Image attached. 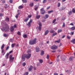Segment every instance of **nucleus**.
<instances>
[{
  "label": "nucleus",
  "mask_w": 75,
  "mask_h": 75,
  "mask_svg": "<svg viewBox=\"0 0 75 75\" xmlns=\"http://www.w3.org/2000/svg\"><path fill=\"white\" fill-rule=\"evenodd\" d=\"M31 56V54H23L22 56V59L23 61H25V58H26L27 59H29Z\"/></svg>",
  "instance_id": "obj_1"
},
{
  "label": "nucleus",
  "mask_w": 75,
  "mask_h": 75,
  "mask_svg": "<svg viewBox=\"0 0 75 75\" xmlns=\"http://www.w3.org/2000/svg\"><path fill=\"white\" fill-rule=\"evenodd\" d=\"M36 40L37 39H36V38H35L33 40H31L29 42L30 44V45L35 44V43L37 42H36Z\"/></svg>",
  "instance_id": "obj_2"
},
{
  "label": "nucleus",
  "mask_w": 75,
  "mask_h": 75,
  "mask_svg": "<svg viewBox=\"0 0 75 75\" xmlns=\"http://www.w3.org/2000/svg\"><path fill=\"white\" fill-rule=\"evenodd\" d=\"M2 31H5V32H7V31H9L10 30V29H9V28L8 26H7V27L2 28L1 29Z\"/></svg>",
  "instance_id": "obj_3"
},
{
  "label": "nucleus",
  "mask_w": 75,
  "mask_h": 75,
  "mask_svg": "<svg viewBox=\"0 0 75 75\" xmlns=\"http://www.w3.org/2000/svg\"><path fill=\"white\" fill-rule=\"evenodd\" d=\"M14 59V57H13V56L11 55H10L9 56V61L10 62H13Z\"/></svg>",
  "instance_id": "obj_4"
},
{
  "label": "nucleus",
  "mask_w": 75,
  "mask_h": 75,
  "mask_svg": "<svg viewBox=\"0 0 75 75\" xmlns=\"http://www.w3.org/2000/svg\"><path fill=\"white\" fill-rule=\"evenodd\" d=\"M51 48L52 50H57V46L56 45H53V46H51Z\"/></svg>",
  "instance_id": "obj_5"
},
{
  "label": "nucleus",
  "mask_w": 75,
  "mask_h": 75,
  "mask_svg": "<svg viewBox=\"0 0 75 75\" xmlns=\"http://www.w3.org/2000/svg\"><path fill=\"white\" fill-rule=\"evenodd\" d=\"M33 22V20L30 19L28 24H27L28 26L30 27L31 26V24Z\"/></svg>",
  "instance_id": "obj_6"
},
{
  "label": "nucleus",
  "mask_w": 75,
  "mask_h": 75,
  "mask_svg": "<svg viewBox=\"0 0 75 75\" xmlns=\"http://www.w3.org/2000/svg\"><path fill=\"white\" fill-rule=\"evenodd\" d=\"M41 14H44L45 13V11L44 10V8H42L41 9Z\"/></svg>",
  "instance_id": "obj_7"
},
{
  "label": "nucleus",
  "mask_w": 75,
  "mask_h": 75,
  "mask_svg": "<svg viewBox=\"0 0 75 75\" xmlns=\"http://www.w3.org/2000/svg\"><path fill=\"white\" fill-rule=\"evenodd\" d=\"M39 26L38 27V29L39 30H40V31L41 29V27L42 26V25H41V23H39Z\"/></svg>",
  "instance_id": "obj_8"
},
{
  "label": "nucleus",
  "mask_w": 75,
  "mask_h": 75,
  "mask_svg": "<svg viewBox=\"0 0 75 75\" xmlns=\"http://www.w3.org/2000/svg\"><path fill=\"white\" fill-rule=\"evenodd\" d=\"M44 51L43 50H41L40 52V55L42 56L44 54Z\"/></svg>",
  "instance_id": "obj_9"
},
{
  "label": "nucleus",
  "mask_w": 75,
  "mask_h": 75,
  "mask_svg": "<svg viewBox=\"0 0 75 75\" xmlns=\"http://www.w3.org/2000/svg\"><path fill=\"white\" fill-rule=\"evenodd\" d=\"M14 27L13 26H11V28H10V30L11 31V32H13V31H14Z\"/></svg>",
  "instance_id": "obj_10"
},
{
  "label": "nucleus",
  "mask_w": 75,
  "mask_h": 75,
  "mask_svg": "<svg viewBox=\"0 0 75 75\" xmlns=\"http://www.w3.org/2000/svg\"><path fill=\"white\" fill-rule=\"evenodd\" d=\"M34 6V3L33 2H31L29 4V6L30 7H33Z\"/></svg>",
  "instance_id": "obj_11"
},
{
  "label": "nucleus",
  "mask_w": 75,
  "mask_h": 75,
  "mask_svg": "<svg viewBox=\"0 0 75 75\" xmlns=\"http://www.w3.org/2000/svg\"><path fill=\"white\" fill-rule=\"evenodd\" d=\"M48 15L47 14L45 15V16H44V18L45 19H47L48 18Z\"/></svg>",
  "instance_id": "obj_12"
},
{
  "label": "nucleus",
  "mask_w": 75,
  "mask_h": 75,
  "mask_svg": "<svg viewBox=\"0 0 75 75\" xmlns=\"http://www.w3.org/2000/svg\"><path fill=\"white\" fill-rule=\"evenodd\" d=\"M40 51V48L38 47H37L36 49V52H39Z\"/></svg>",
  "instance_id": "obj_13"
},
{
  "label": "nucleus",
  "mask_w": 75,
  "mask_h": 75,
  "mask_svg": "<svg viewBox=\"0 0 75 75\" xmlns=\"http://www.w3.org/2000/svg\"><path fill=\"white\" fill-rule=\"evenodd\" d=\"M71 42L72 43H73V44H75V39H74L72 40L71 41Z\"/></svg>",
  "instance_id": "obj_14"
},
{
  "label": "nucleus",
  "mask_w": 75,
  "mask_h": 75,
  "mask_svg": "<svg viewBox=\"0 0 75 75\" xmlns=\"http://www.w3.org/2000/svg\"><path fill=\"white\" fill-rule=\"evenodd\" d=\"M28 20H29L28 18H26L24 20V21L27 22Z\"/></svg>",
  "instance_id": "obj_15"
},
{
  "label": "nucleus",
  "mask_w": 75,
  "mask_h": 75,
  "mask_svg": "<svg viewBox=\"0 0 75 75\" xmlns=\"http://www.w3.org/2000/svg\"><path fill=\"white\" fill-rule=\"evenodd\" d=\"M33 66H31L29 68V71H31L32 69H33Z\"/></svg>",
  "instance_id": "obj_16"
},
{
  "label": "nucleus",
  "mask_w": 75,
  "mask_h": 75,
  "mask_svg": "<svg viewBox=\"0 0 75 75\" xmlns=\"http://www.w3.org/2000/svg\"><path fill=\"white\" fill-rule=\"evenodd\" d=\"M6 22L9 21V18L8 17H6L5 20V22H6Z\"/></svg>",
  "instance_id": "obj_17"
},
{
  "label": "nucleus",
  "mask_w": 75,
  "mask_h": 75,
  "mask_svg": "<svg viewBox=\"0 0 75 75\" xmlns=\"http://www.w3.org/2000/svg\"><path fill=\"white\" fill-rule=\"evenodd\" d=\"M23 37L25 38H27V35L26 34H23Z\"/></svg>",
  "instance_id": "obj_18"
},
{
  "label": "nucleus",
  "mask_w": 75,
  "mask_h": 75,
  "mask_svg": "<svg viewBox=\"0 0 75 75\" xmlns=\"http://www.w3.org/2000/svg\"><path fill=\"white\" fill-rule=\"evenodd\" d=\"M71 30H75V26H73V27L71 28Z\"/></svg>",
  "instance_id": "obj_19"
},
{
  "label": "nucleus",
  "mask_w": 75,
  "mask_h": 75,
  "mask_svg": "<svg viewBox=\"0 0 75 75\" xmlns=\"http://www.w3.org/2000/svg\"><path fill=\"white\" fill-rule=\"evenodd\" d=\"M48 33H49V31H48V30H46L45 32V35H47V34H48Z\"/></svg>",
  "instance_id": "obj_20"
},
{
  "label": "nucleus",
  "mask_w": 75,
  "mask_h": 75,
  "mask_svg": "<svg viewBox=\"0 0 75 75\" xmlns=\"http://www.w3.org/2000/svg\"><path fill=\"white\" fill-rule=\"evenodd\" d=\"M9 56V54L8 53H7V54H6L5 57L6 58V59H7L8 58V56Z\"/></svg>",
  "instance_id": "obj_21"
},
{
  "label": "nucleus",
  "mask_w": 75,
  "mask_h": 75,
  "mask_svg": "<svg viewBox=\"0 0 75 75\" xmlns=\"http://www.w3.org/2000/svg\"><path fill=\"white\" fill-rule=\"evenodd\" d=\"M15 45H16L15 43L12 44L11 46L12 48H14V46H15Z\"/></svg>",
  "instance_id": "obj_22"
},
{
  "label": "nucleus",
  "mask_w": 75,
  "mask_h": 75,
  "mask_svg": "<svg viewBox=\"0 0 75 75\" xmlns=\"http://www.w3.org/2000/svg\"><path fill=\"white\" fill-rule=\"evenodd\" d=\"M61 40L60 39H59V40H56L55 41V42H57L58 43H59V42H60Z\"/></svg>",
  "instance_id": "obj_23"
},
{
  "label": "nucleus",
  "mask_w": 75,
  "mask_h": 75,
  "mask_svg": "<svg viewBox=\"0 0 75 75\" xmlns=\"http://www.w3.org/2000/svg\"><path fill=\"white\" fill-rule=\"evenodd\" d=\"M22 1L23 3H26L27 2V0H22Z\"/></svg>",
  "instance_id": "obj_24"
},
{
  "label": "nucleus",
  "mask_w": 75,
  "mask_h": 75,
  "mask_svg": "<svg viewBox=\"0 0 75 75\" xmlns=\"http://www.w3.org/2000/svg\"><path fill=\"white\" fill-rule=\"evenodd\" d=\"M20 13H18L16 16V18H18V16H19V15H20Z\"/></svg>",
  "instance_id": "obj_25"
},
{
  "label": "nucleus",
  "mask_w": 75,
  "mask_h": 75,
  "mask_svg": "<svg viewBox=\"0 0 75 75\" xmlns=\"http://www.w3.org/2000/svg\"><path fill=\"white\" fill-rule=\"evenodd\" d=\"M36 18H37V19H38V18H40V15H37L36 16Z\"/></svg>",
  "instance_id": "obj_26"
},
{
  "label": "nucleus",
  "mask_w": 75,
  "mask_h": 75,
  "mask_svg": "<svg viewBox=\"0 0 75 75\" xmlns=\"http://www.w3.org/2000/svg\"><path fill=\"white\" fill-rule=\"evenodd\" d=\"M61 32H62V30H61V29L58 30V33H61Z\"/></svg>",
  "instance_id": "obj_27"
},
{
  "label": "nucleus",
  "mask_w": 75,
  "mask_h": 75,
  "mask_svg": "<svg viewBox=\"0 0 75 75\" xmlns=\"http://www.w3.org/2000/svg\"><path fill=\"white\" fill-rule=\"evenodd\" d=\"M72 14V12L71 11H70L69 12V15H71Z\"/></svg>",
  "instance_id": "obj_28"
},
{
  "label": "nucleus",
  "mask_w": 75,
  "mask_h": 75,
  "mask_svg": "<svg viewBox=\"0 0 75 75\" xmlns=\"http://www.w3.org/2000/svg\"><path fill=\"white\" fill-rule=\"evenodd\" d=\"M4 47V44H3L1 47V50H3Z\"/></svg>",
  "instance_id": "obj_29"
},
{
  "label": "nucleus",
  "mask_w": 75,
  "mask_h": 75,
  "mask_svg": "<svg viewBox=\"0 0 75 75\" xmlns=\"http://www.w3.org/2000/svg\"><path fill=\"white\" fill-rule=\"evenodd\" d=\"M57 33H53V35H52V37H53V36H55V35H57Z\"/></svg>",
  "instance_id": "obj_30"
},
{
  "label": "nucleus",
  "mask_w": 75,
  "mask_h": 75,
  "mask_svg": "<svg viewBox=\"0 0 75 75\" xmlns=\"http://www.w3.org/2000/svg\"><path fill=\"white\" fill-rule=\"evenodd\" d=\"M23 6H20L18 7L19 9H21V8H23Z\"/></svg>",
  "instance_id": "obj_31"
},
{
  "label": "nucleus",
  "mask_w": 75,
  "mask_h": 75,
  "mask_svg": "<svg viewBox=\"0 0 75 75\" xmlns=\"http://www.w3.org/2000/svg\"><path fill=\"white\" fill-rule=\"evenodd\" d=\"M39 62L40 63H42L43 62V60L42 59H40L39 60Z\"/></svg>",
  "instance_id": "obj_32"
},
{
  "label": "nucleus",
  "mask_w": 75,
  "mask_h": 75,
  "mask_svg": "<svg viewBox=\"0 0 75 75\" xmlns=\"http://www.w3.org/2000/svg\"><path fill=\"white\" fill-rule=\"evenodd\" d=\"M32 16V15H28V18H31Z\"/></svg>",
  "instance_id": "obj_33"
},
{
  "label": "nucleus",
  "mask_w": 75,
  "mask_h": 75,
  "mask_svg": "<svg viewBox=\"0 0 75 75\" xmlns=\"http://www.w3.org/2000/svg\"><path fill=\"white\" fill-rule=\"evenodd\" d=\"M69 59L70 60V61H72L73 59V57H70L69 58Z\"/></svg>",
  "instance_id": "obj_34"
},
{
  "label": "nucleus",
  "mask_w": 75,
  "mask_h": 75,
  "mask_svg": "<svg viewBox=\"0 0 75 75\" xmlns=\"http://www.w3.org/2000/svg\"><path fill=\"white\" fill-rule=\"evenodd\" d=\"M26 65V63H25L24 62L22 63V65L23 67H24V66H25Z\"/></svg>",
  "instance_id": "obj_35"
},
{
  "label": "nucleus",
  "mask_w": 75,
  "mask_h": 75,
  "mask_svg": "<svg viewBox=\"0 0 75 75\" xmlns=\"http://www.w3.org/2000/svg\"><path fill=\"white\" fill-rule=\"evenodd\" d=\"M67 38L68 40H70L71 39V37L68 36V35L67 36Z\"/></svg>",
  "instance_id": "obj_36"
},
{
  "label": "nucleus",
  "mask_w": 75,
  "mask_h": 75,
  "mask_svg": "<svg viewBox=\"0 0 75 75\" xmlns=\"http://www.w3.org/2000/svg\"><path fill=\"white\" fill-rule=\"evenodd\" d=\"M72 12L74 13H75V9L74 8H73V9L72 10Z\"/></svg>",
  "instance_id": "obj_37"
},
{
  "label": "nucleus",
  "mask_w": 75,
  "mask_h": 75,
  "mask_svg": "<svg viewBox=\"0 0 75 75\" xmlns=\"http://www.w3.org/2000/svg\"><path fill=\"white\" fill-rule=\"evenodd\" d=\"M50 32L51 33H54V30H50Z\"/></svg>",
  "instance_id": "obj_38"
},
{
  "label": "nucleus",
  "mask_w": 75,
  "mask_h": 75,
  "mask_svg": "<svg viewBox=\"0 0 75 75\" xmlns=\"http://www.w3.org/2000/svg\"><path fill=\"white\" fill-rule=\"evenodd\" d=\"M60 5H61V4H60V3H58L57 4V7H59V6H60Z\"/></svg>",
  "instance_id": "obj_39"
},
{
  "label": "nucleus",
  "mask_w": 75,
  "mask_h": 75,
  "mask_svg": "<svg viewBox=\"0 0 75 75\" xmlns=\"http://www.w3.org/2000/svg\"><path fill=\"white\" fill-rule=\"evenodd\" d=\"M10 41L11 42H13V41H14V39H10Z\"/></svg>",
  "instance_id": "obj_40"
},
{
  "label": "nucleus",
  "mask_w": 75,
  "mask_h": 75,
  "mask_svg": "<svg viewBox=\"0 0 75 75\" xmlns=\"http://www.w3.org/2000/svg\"><path fill=\"white\" fill-rule=\"evenodd\" d=\"M62 27H65V23H63V25H62Z\"/></svg>",
  "instance_id": "obj_41"
},
{
  "label": "nucleus",
  "mask_w": 75,
  "mask_h": 75,
  "mask_svg": "<svg viewBox=\"0 0 75 75\" xmlns=\"http://www.w3.org/2000/svg\"><path fill=\"white\" fill-rule=\"evenodd\" d=\"M27 53H30V52H31V50H28L27 52Z\"/></svg>",
  "instance_id": "obj_42"
},
{
  "label": "nucleus",
  "mask_w": 75,
  "mask_h": 75,
  "mask_svg": "<svg viewBox=\"0 0 75 75\" xmlns=\"http://www.w3.org/2000/svg\"><path fill=\"white\" fill-rule=\"evenodd\" d=\"M47 2V0H43V3H45Z\"/></svg>",
  "instance_id": "obj_43"
},
{
  "label": "nucleus",
  "mask_w": 75,
  "mask_h": 75,
  "mask_svg": "<svg viewBox=\"0 0 75 75\" xmlns=\"http://www.w3.org/2000/svg\"><path fill=\"white\" fill-rule=\"evenodd\" d=\"M49 57H50V56L49 55H47L46 57V58L47 59H49Z\"/></svg>",
  "instance_id": "obj_44"
},
{
  "label": "nucleus",
  "mask_w": 75,
  "mask_h": 75,
  "mask_svg": "<svg viewBox=\"0 0 75 75\" xmlns=\"http://www.w3.org/2000/svg\"><path fill=\"white\" fill-rule=\"evenodd\" d=\"M28 72H26L24 74V75H28Z\"/></svg>",
  "instance_id": "obj_45"
},
{
  "label": "nucleus",
  "mask_w": 75,
  "mask_h": 75,
  "mask_svg": "<svg viewBox=\"0 0 75 75\" xmlns=\"http://www.w3.org/2000/svg\"><path fill=\"white\" fill-rule=\"evenodd\" d=\"M17 34L18 35H21V33L20 32H18L17 33Z\"/></svg>",
  "instance_id": "obj_46"
},
{
  "label": "nucleus",
  "mask_w": 75,
  "mask_h": 75,
  "mask_svg": "<svg viewBox=\"0 0 75 75\" xmlns=\"http://www.w3.org/2000/svg\"><path fill=\"white\" fill-rule=\"evenodd\" d=\"M56 21V19H55L53 21L52 23H54Z\"/></svg>",
  "instance_id": "obj_47"
},
{
  "label": "nucleus",
  "mask_w": 75,
  "mask_h": 75,
  "mask_svg": "<svg viewBox=\"0 0 75 75\" xmlns=\"http://www.w3.org/2000/svg\"><path fill=\"white\" fill-rule=\"evenodd\" d=\"M52 12H53V11L52 10L50 11H48V13H52Z\"/></svg>",
  "instance_id": "obj_48"
},
{
  "label": "nucleus",
  "mask_w": 75,
  "mask_h": 75,
  "mask_svg": "<svg viewBox=\"0 0 75 75\" xmlns=\"http://www.w3.org/2000/svg\"><path fill=\"white\" fill-rule=\"evenodd\" d=\"M4 37H7V35L6 34H4Z\"/></svg>",
  "instance_id": "obj_49"
},
{
  "label": "nucleus",
  "mask_w": 75,
  "mask_h": 75,
  "mask_svg": "<svg viewBox=\"0 0 75 75\" xmlns=\"http://www.w3.org/2000/svg\"><path fill=\"white\" fill-rule=\"evenodd\" d=\"M2 50V53H4V50L3 49H1Z\"/></svg>",
  "instance_id": "obj_50"
},
{
  "label": "nucleus",
  "mask_w": 75,
  "mask_h": 75,
  "mask_svg": "<svg viewBox=\"0 0 75 75\" xmlns=\"http://www.w3.org/2000/svg\"><path fill=\"white\" fill-rule=\"evenodd\" d=\"M74 35V32H71V35Z\"/></svg>",
  "instance_id": "obj_51"
},
{
  "label": "nucleus",
  "mask_w": 75,
  "mask_h": 75,
  "mask_svg": "<svg viewBox=\"0 0 75 75\" xmlns=\"http://www.w3.org/2000/svg\"><path fill=\"white\" fill-rule=\"evenodd\" d=\"M70 25H72V26H74V24L72 23H70Z\"/></svg>",
  "instance_id": "obj_52"
},
{
  "label": "nucleus",
  "mask_w": 75,
  "mask_h": 75,
  "mask_svg": "<svg viewBox=\"0 0 75 75\" xmlns=\"http://www.w3.org/2000/svg\"><path fill=\"white\" fill-rule=\"evenodd\" d=\"M9 2L11 3H13V1H12V0H10Z\"/></svg>",
  "instance_id": "obj_53"
},
{
  "label": "nucleus",
  "mask_w": 75,
  "mask_h": 75,
  "mask_svg": "<svg viewBox=\"0 0 75 75\" xmlns=\"http://www.w3.org/2000/svg\"><path fill=\"white\" fill-rule=\"evenodd\" d=\"M40 63H38L37 64V67H38V66H40Z\"/></svg>",
  "instance_id": "obj_54"
},
{
  "label": "nucleus",
  "mask_w": 75,
  "mask_h": 75,
  "mask_svg": "<svg viewBox=\"0 0 75 75\" xmlns=\"http://www.w3.org/2000/svg\"><path fill=\"white\" fill-rule=\"evenodd\" d=\"M9 48V46H7L6 49V50H7Z\"/></svg>",
  "instance_id": "obj_55"
},
{
  "label": "nucleus",
  "mask_w": 75,
  "mask_h": 75,
  "mask_svg": "<svg viewBox=\"0 0 75 75\" xmlns=\"http://www.w3.org/2000/svg\"><path fill=\"white\" fill-rule=\"evenodd\" d=\"M12 52H13V51L12 50L9 52V54H11Z\"/></svg>",
  "instance_id": "obj_56"
},
{
  "label": "nucleus",
  "mask_w": 75,
  "mask_h": 75,
  "mask_svg": "<svg viewBox=\"0 0 75 75\" xmlns=\"http://www.w3.org/2000/svg\"><path fill=\"white\" fill-rule=\"evenodd\" d=\"M16 27H17V25L16 24H15L14 25V28H16Z\"/></svg>",
  "instance_id": "obj_57"
},
{
  "label": "nucleus",
  "mask_w": 75,
  "mask_h": 75,
  "mask_svg": "<svg viewBox=\"0 0 75 75\" xmlns=\"http://www.w3.org/2000/svg\"><path fill=\"white\" fill-rule=\"evenodd\" d=\"M57 62H58L59 61V59L58 58H57Z\"/></svg>",
  "instance_id": "obj_58"
},
{
  "label": "nucleus",
  "mask_w": 75,
  "mask_h": 75,
  "mask_svg": "<svg viewBox=\"0 0 75 75\" xmlns=\"http://www.w3.org/2000/svg\"><path fill=\"white\" fill-rule=\"evenodd\" d=\"M50 8V6H49V7H47V10H48V9H49V8Z\"/></svg>",
  "instance_id": "obj_59"
},
{
  "label": "nucleus",
  "mask_w": 75,
  "mask_h": 75,
  "mask_svg": "<svg viewBox=\"0 0 75 75\" xmlns=\"http://www.w3.org/2000/svg\"><path fill=\"white\" fill-rule=\"evenodd\" d=\"M38 8V7L35 8V10H37Z\"/></svg>",
  "instance_id": "obj_60"
},
{
  "label": "nucleus",
  "mask_w": 75,
  "mask_h": 75,
  "mask_svg": "<svg viewBox=\"0 0 75 75\" xmlns=\"http://www.w3.org/2000/svg\"><path fill=\"white\" fill-rule=\"evenodd\" d=\"M1 16H3V14L1 13L0 14V17H1Z\"/></svg>",
  "instance_id": "obj_61"
},
{
  "label": "nucleus",
  "mask_w": 75,
  "mask_h": 75,
  "mask_svg": "<svg viewBox=\"0 0 75 75\" xmlns=\"http://www.w3.org/2000/svg\"><path fill=\"white\" fill-rule=\"evenodd\" d=\"M54 75H58V74L56 73H54Z\"/></svg>",
  "instance_id": "obj_62"
},
{
  "label": "nucleus",
  "mask_w": 75,
  "mask_h": 75,
  "mask_svg": "<svg viewBox=\"0 0 75 75\" xmlns=\"http://www.w3.org/2000/svg\"><path fill=\"white\" fill-rule=\"evenodd\" d=\"M54 29L55 30H57V28H54Z\"/></svg>",
  "instance_id": "obj_63"
},
{
  "label": "nucleus",
  "mask_w": 75,
  "mask_h": 75,
  "mask_svg": "<svg viewBox=\"0 0 75 75\" xmlns=\"http://www.w3.org/2000/svg\"><path fill=\"white\" fill-rule=\"evenodd\" d=\"M33 68L34 69V70H36V68H35V67H34Z\"/></svg>",
  "instance_id": "obj_64"
}]
</instances>
